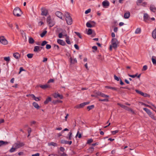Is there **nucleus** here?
<instances>
[{"mask_svg": "<svg viewBox=\"0 0 156 156\" xmlns=\"http://www.w3.org/2000/svg\"><path fill=\"white\" fill-rule=\"evenodd\" d=\"M69 61L71 64H74L77 62V60L76 58L73 59L72 57H70L69 58Z\"/></svg>", "mask_w": 156, "mask_h": 156, "instance_id": "obj_18", "label": "nucleus"}, {"mask_svg": "<svg viewBox=\"0 0 156 156\" xmlns=\"http://www.w3.org/2000/svg\"><path fill=\"white\" fill-rule=\"evenodd\" d=\"M33 56V54H27V56L28 58H32Z\"/></svg>", "mask_w": 156, "mask_h": 156, "instance_id": "obj_44", "label": "nucleus"}, {"mask_svg": "<svg viewBox=\"0 0 156 156\" xmlns=\"http://www.w3.org/2000/svg\"><path fill=\"white\" fill-rule=\"evenodd\" d=\"M144 0H137L136 2L137 5H140V4Z\"/></svg>", "mask_w": 156, "mask_h": 156, "instance_id": "obj_50", "label": "nucleus"}, {"mask_svg": "<svg viewBox=\"0 0 156 156\" xmlns=\"http://www.w3.org/2000/svg\"><path fill=\"white\" fill-rule=\"evenodd\" d=\"M147 103L148 104H149V105L152 106L154 108L156 109V107L154 105H153L152 103H151V102H147Z\"/></svg>", "mask_w": 156, "mask_h": 156, "instance_id": "obj_54", "label": "nucleus"}, {"mask_svg": "<svg viewBox=\"0 0 156 156\" xmlns=\"http://www.w3.org/2000/svg\"><path fill=\"white\" fill-rule=\"evenodd\" d=\"M16 150V149L13 145L12 147L9 150V152H14Z\"/></svg>", "mask_w": 156, "mask_h": 156, "instance_id": "obj_38", "label": "nucleus"}, {"mask_svg": "<svg viewBox=\"0 0 156 156\" xmlns=\"http://www.w3.org/2000/svg\"><path fill=\"white\" fill-rule=\"evenodd\" d=\"M8 144V143L6 141H4L2 140H0V147L3 145H6Z\"/></svg>", "mask_w": 156, "mask_h": 156, "instance_id": "obj_29", "label": "nucleus"}, {"mask_svg": "<svg viewBox=\"0 0 156 156\" xmlns=\"http://www.w3.org/2000/svg\"><path fill=\"white\" fill-rule=\"evenodd\" d=\"M39 87L43 89H45L49 87V86L48 85L45 84V85H40Z\"/></svg>", "mask_w": 156, "mask_h": 156, "instance_id": "obj_20", "label": "nucleus"}, {"mask_svg": "<svg viewBox=\"0 0 156 156\" xmlns=\"http://www.w3.org/2000/svg\"><path fill=\"white\" fill-rule=\"evenodd\" d=\"M153 57H154L153 56L151 58L152 63L154 65H156V60L153 58Z\"/></svg>", "mask_w": 156, "mask_h": 156, "instance_id": "obj_41", "label": "nucleus"}, {"mask_svg": "<svg viewBox=\"0 0 156 156\" xmlns=\"http://www.w3.org/2000/svg\"><path fill=\"white\" fill-rule=\"evenodd\" d=\"M75 33L79 37V38H82L81 36V35L79 33L75 32Z\"/></svg>", "mask_w": 156, "mask_h": 156, "instance_id": "obj_55", "label": "nucleus"}, {"mask_svg": "<svg viewBox=\"0 0 156 156\" xmlns=\"http://www.w3.org/2000/svg\"><path fill=\"white\" fill-rule=\"evenodd\" d=\"M108 98H105L103 99H99V101H106L108 102Z\"/></svg>", "mask_w": 156, "mask_h": 156, "instance_id": "obj_47", "label": "nucleus"}, {"mask_svg": "<svg viewBox=\"0 0 156 156\" xmlns=\"http://www.w3.org/2000/svg\"><path fill=\"white\" fill-rule=\"evenodd\" d=\"M41 10V15L46 16L47 15L48 13V11L47 9L44 8H42Z\"/></svg>", "mask_w": 156, "mask_h": 156, "instance_id": "obj_11", "label": "nucleus"}, {"mask_svg": "<svg viewBox=\"0 0 156 156\" xmlns=\"http://www.w3.org/2000/svg\"><path fill=\"white\" fill-rule=\"evenodd\" d=\"M57 41L58 44L62 45L64 46L66 45V43L65 41L62 40L58 39L57 40Z\"/></svg>", "mask_w": 156, "mask_h": 156, "instance_id": "obj_17", "label": "nucleus"}, {"mask_svg": "<svg viewBox=\"0 0 156 156\" xmlns=\"http://www.w3.org/2000/svg\"><path fill=\"white\" fill-rule=\"evenodd\" d=\"M76 136H78V138H80L81 137V135L80 133H79V132L78 131L76 135Z\"/></svg>", "mask_w": 156, "mask_h": 156, "instance_id": "obj_49", "label": "nucleus"}, {"mask_svg": "<svg viewBox=\"0 0 156 156\" xmlns=\"http://www.w3.org/2000/svg\"><path fill=\"white\" fill-rule=\"evenodd\" d=\"M24 145V144L23 142H19L15 143L13 145V147L15 148L16 149L20 148V147L23 146Z\"/></svg>", "mask_w": 156, "mask_h": 156, "instance_id": "obj_6", "label": "nucleus"}, {"mask_svg": "<svg viewBox=\"0 0 156 156\" xmlns=\"http://www.w3.org/2000/svg\"><path fill=\"white\" fill-rule=\"evenodd\" d=\"M33 106L37 109H39L40 108V106L37 103L35 102H34L33 103Z\"/></svg>", "mask_w": 156, "mask_h": 156, "instance_id": "obj_26", "label": "nucleus"}, {"mask_svg": "<svg viewBox=\"0 0 156 156\" xmlns=\"http://www.w3.org/2000/svg\"><path fill=\"white\" fill-rule=\"evenodd\" d=\"M63 36H66V42L68 44H70L71 43L69 39V37L67 35V34H66V33H65V31H64L63 32Z\"/></svg>", "mask_w": 156, "mask_h": 156, "instance_id": "obj_9", "label": "nucleus"}, {"mask_svg": "<svg viewBox=\"0 0 156 156\" xmlns=\"http://www.w3.org/2000/svg\"><path fill=\"white\" fill-rule=\"evenodd\" d=\"M136 92L139 94H140L142 96H144V97H146V96L145 95H144V93H143V92L140 91H139L138 90H135Z\"/></svg>", "mask_w": 156, "mask_h": 156, "instance_id": "obj_31", "label": "nucleus"}, {"mask_svg": "<svg viewBox=\"0 0 156 156\" xmlns=\"http://www.w3.org/2000/svg\"><path fill=\"white\" fill-rule=\"evenodd\" d=\"M43 47L39 46H35L34 47V52H39L42 49Z\"/></svg>", "mask_w": 156, "mask_h": 156, "instance_id": "obj_12", "label": "nucleus"}, {"mask_svg": "<svg viewBox=\"0 0 156 156\" xmlns=\"http://www.w3.org/2000/svg\"><path fill=\"white\" fill-rule=\"evenodd\" d=\"M4 59L5 61H6L8 63L10 61V58L9 56L8 57H5L4 58Z\"/></svg>", "mask_w": 156, "mask_h": 156, "instance_id": "obj_32", "label": "nucleus"}, {"mask_svg": "<svg viewBox=\"0 0 156 156\" xmlns=\"http://www.w3.org/2000/svg\"><path fill=\"white\" fill-rule=\"evenodd\" d=\"M29 43L30 44H33L34 42V41L32 37H30L28 40Z\"/></svg>", "mask_w": 156, "mask_h": 156, "instance_id": "obj_25", "label": "nucleus"}, {"mask_svg": "<svg viewBox=\"0 0 156 156\" xmlns=\"http://www.w3.org/2000/svg\"><path fill=\"white\" fill-rule=\"evenodd\" d=\"M92 33V30L91 29H89L87 32V34L88 35H90Z\"/></svg>", "mask_w": 156, "mask_h": 156, "instance_id": "obj_37", "label": "nucleus"}, {"mask_svg": "<svg viewBox=\"0 0 156 156\" xmlns=\"http://www.w3.org/2000/svg\"><path fill=\"white\" fill-rule=\"evenodd\" d=\"M94 150V148L93 147H90L88 149V151L90 152H92Z\"/></svg>", "mask_w": 156, "mask_h": 156, "instance_id": "obj_43", "label": "nucleus"}, {"mask_svg": "<svg viewBox=\"0 0 156 156\" xmlns=\"http://www.w3.org/2000/svg\"><path fill=\"white\" fill-rule=\"evenodd\" d=\"M89 102H84L80 104V105H81V108H83L85 105L89 104Z\"/></svg>", "mask_w": 156, "mask_h": 156, "instance_id": "obj_27", "label": "nucleus"}, {"mask_svg": "<svg viewBox=\"0 0 156 156\" xmlns=\"http://www.w3.org/2000/svg\"><path fill=\"white\" fill-rule=\"evenodd\" d=\"M117 104L118 105H119V106H120L121 108H122L124 109L125 107V105H123L121 104L120 103H118Z\"/></svg>", "mask_w": 156, "mask_h": 156, "instance_id": "obj_52", "label": "nucleus"}, {"mask_svg": "<svg viewBox=\"0 0 156 156\" xmlns=\"http://www.w3.org/2000/svg\"><path fill=\"white\" fill-rule=\"evenodd\" d=\"M0 42L4 45H6L8 44V41L4 37H0Z\"/></svg>", "mask_w": 156, "mask_h": 156, "instance_id": "obj_7", "label": "nucleus"}, {"mask_svg": "<svg viewBox=\"0 0 156 156\" xmlns=\"http://www.w3.org/2000/svg\"><path fill=\"white\" fill-rule=\"evenodd\" d=\"M46 48L47 49H49L51 48V46L50 44H47L46 45Z\"/></svg>", "mask_w": 156, "mask_h": 156, "instance_id": "obj_57", "label": "nucleus"}, {"mask_svg": "<svg viewBox=\"0 0 156 156\" xmlns=\"http://www.w3.org/2000/svg\"><path fill=\"white\" fill-rule=\"evenodd\" d=\"M74 47L77 50H79V48L78 46V45L76 44H75L74 45Z\"/></svg>", "mask_w": 156, "mask_h": 156, "instance_id": "obj_62", "label": "nucleus"}, {"mask_svg": "<svg viewBox=\"0 0 156 156\" xmlns=\"http://www.w3.org/2000/svg\"><path fill=\"white\" fill-rule=\"evenodd\" d=\"M150 9L151 11L154 12L155 13L156 12V8L155 7L154 5H151L150 7Z\"/></svg>", "mask_w": 156, "mask_h": 156, "instance_id": "obj_19", "label": "nucleus"}, {"mask_svg": "<svg viewBox=\"0 0 156 156\" xmlns=\"http://www.w3.org/2000/svg\"><path fill=\"white\" fill-rule=\"evenodd\" d=\"M144 110L148 115L153 119L156 120V118L154 116V115L152 114L150 110L147 108H143Z\"/></svg>", "mask_w": 156, "mask_h": 156, "instance_id": "obj_3", "label": "nucleus"}, {"mask_svg": "<svg viewBox=\"0 0 156 156\" xmlns=\"http://www.w3.org/2000/svg\"><path fill=\"white\" fill-rule=\"evenodd\" d=\"M94 107V105H91L90 106H89L87 107V109L89 110H90L92 109Z\"/></svg>", "mask_w": 156, "mask_h": 156, "instance_id": "obj_40", "label": "nucleus"}, {"mask_svg": "<svg viewBox=\"0 0 156 156\" xmlns=\"http://www.w3.org/2000/svg\"><path fill=\"white\" fill-rule=\"evenodd\" d=\"M141 105H143L145 106L149 107L153 110V108H152V107L150 105H147L143 102H141Z\"/></svg>", "mask_w": 156, "mask_h": 156, "instance_id": "obj_34", "label": "nucleus"}, {"mask_svg": "<svg viewBox=\"0 0 156 156\" xmlns=\"http://www.w3.org/2000/svg\"><path fill=\"white\" fill-rule=\"evenodd\" d=\"M119 132L118 130H115V131H112L111 132L112 133V134L113 135H115L116 133H118Z\"/></svg>", "mask_w": 156, "mask_h": 156, "instance_id": "obj_48", "label": "nucleus"}, {"mask_svg": "<svg viewBox=\"0 0 156 156\" xmlns=\"http://www.w3.org/2000/svg\"><path fill=\"white\" fill-rule=\"evenodd\" d=\"M39 154L38 153H36L34 154H33L32 155V156H39Z\"/></svg>", "mask_w": 156, "mask_h": 156, "instance_id": "obj_64", "label": "nucleus"}, {"mask_svg": "<svg viewBox=\"0 0 156 156\" xmlns=\"http://www.w3.org/2000/svg\"><path fill=\"white\" fill-rule=\"evenodd\" d=\"M72 138V133L70 132L68 133V136L66 137V138L69 140H71Z\"/></svg>", "mask_w": 156, "mask_h": 156, "instance_id": "obj_24", "label": "nucleus"}, {"mask_svg": "<svg viewBox=\"0 0 156 156\" xmlns=\"http://www.w3.org/2000/svg\"><path fill=\"white\" fill-rule=\"evenodd\" d=\"M48 42L45 41H43L41 44V45L44 46Z\"/></svg>", "mask_w": 156, "mask_h": 156, "instance_id": "obj_53", "label": "nucleus"}, {"mask_svg": "<svg viewBox=\"0 0 156 156\" xmlns=\"http://www.w3.org/2000/svg\"><path fill=\"white\" fill-rule=\"evenodd\" d=\"M7 24H8V26L10 27L11 28V29H12V27H13V25L11 24V23H7Z\"/></svg>", "mask_w": 156, "mask_h": 156, "instance_id": "obj_59", "label": "nucleus"}, {"mask_svg": "<svg viewBox=\"0 0 156 156\" xmlns=\"http://www.w3.org/2000/svg\"><path fill=\"white\" fill-rule=\"evenodd\" d=\"M53 96L55 98H59L61 99H62L63 98V96L59 94L54 93L53 94Z\"/></svg>", "mask_w": 156, "mask_h": 156, "instance_id": "obj_15", "label": "nucleus"}, {"mask_svg": "<svg viewBox=\"0 0 156 156\" xmlns=\"http://www.w3.org/2000/svg\"><path fill=\"white\" fill-rule=\"evenodd\" d=\"M91 10L90 9H89L87 10H86L85 12V13L86 14H88L90 12Z\"/></svg>", "mask_w": 156, "mask_h": 156, "instance_id": "obj_61", "label": "nucleus"}, {"mask_svg": "<svg viewBox=\"0 0 156 156\" xmlns=\"http://www.w3.org/2000/svg\"><path fill=\"white\" fill-rule=\"evenodd\" d=\"M74 108L79 109L81 108V105H80V104H79L75 106L74 107Z\"/></svg>", "mask_w": 156, "mask_h": 156, "instance_id": "obj_58", "label": "nucleus"}, {"mask_svg": "<svg viewBox=\"0 0 156 156\" xmlns=\"http://www.w3.org/2000/svg\"><path fill=\"white\" fill-rule=\"evenodd\" d=\"M64 31H65V33H66V31L65 30L63 31L62 33H59V34H58V36L59 38H62V36H63V32Z\"/></svg>", "mask_w": 156, "mask_h": 156, "instance_id": "obj_36", "label": "nucleus"}, {"mask_svg": "<svg viewBox=\"0 0 156 156\" xmlns=\"http://www.w3.org/2000/svg\"><path fill=\"white\" fill-rule=\"evenodd\" d=\"M48 145L49 146H54L56 147L57 146V144L55 143H54V142H51L48 143Z\"/></svg>", "mask_w": 156, "mask_h": 156, "instance_id": "obj_30", "label": "nucleus"}, {"mask_svg": "<svg viewBox=\"0 0 156 156\" xmlns=\"http://www.w3.org/2000/svg\"><path fill=\"white\" fill-rule=\"evenodd\" d=\"M86 26L87 27L91 28L94 27V26H93L91 23L88 22L86 23Z\"/></svg>", "mask_w": 156, "mask_h": 156, "instance_id": "obj_35", "label": "nucleus"}, {"mask_svg": "<svg viewBox=\"0 0 156 156\" xmlns=\"http://www.w3.org/2000/svg\"><path fill=\"white\" fill-rule=\"evenodd\" d=\"M54 81V80L53 79H50L48 80V83H50L53 82Z\"/></svg>", "mask_w": 156, "mask_h": 156, "instance_id": "obj_63", "label": "nucleus"}, {"mask_svg": "<svg viewBox=\"0 0 156 156\" xmlns=\"http://www.w3.org/2000/svg\"><path fill=\"white\" fill-rule=\"evenodd\" d=\"M46 21L50 27H53L55 24V22L51 20L50 16L48 17Z\"/></svg>", "mask_w": 156, "mask_h": 156, "instance_id": "obj_5", "label": "nucleus"}, {"mask_svg": "<svg viewBox=\"0 0 156 156\" xmlns=\"http://www.w3.org/2000/svg\"><path fill=\"white\" fill-rule=\"evenodd\" d=\"M141 30L140 28H138L136 29L135 31V33L136 34H140L141 32Z\"/></svg>", "mask_w": 156, "mask_h": 156, "instance_id": "obj_33", "label": "nucleus"}, {"mask_svg": "<svg viewBox=\"0 0 156 156\" xmlns=\"http://www.w3.org/2000/svg\"><path fill=\"white\" fill-rule=\"evenodd\" d=\"M105 87L107 89H112V90L116 91L117 90V88L115 87H112L110 86H106Z\"/></svg>", "mask_w": 156, "mask_h": 156, "instance_id": "obj_28", "label": "nucleus"}, {"mask_svg": "<svg viewBox=\"0 0 156 156\" xmlns=\"http://www.w3.org/2000/svg\"><path fill=\"white\" fill-rule=\"evenodd\" d=\"M47 32V31H44L41 34L40 36L41 37H43Z\"/></svg>", "mask_w": 156, "mask_h": 156, "instance_id": "obj_39", "label": "nucleus"}, {"mask_svg": "<svg viewBox=\"0 0 156 156\" xmlns=\"http://www.w3.org/2000/svg\"><path fill=\"white\" fill-rule=\"evenodd\" d=\"M93 141V140L92 139L88 140L87 141V144H90Z\"/></svg>", "mask_w": 156, "mask_h": 156, "instance_id": "obj_51", "label": "nucleus"}, {"mask_svg": "<svg viewBox=\"0 0 156 156\" xmlns=\"http://www.w3.org/2000/svg\"><path fill=\"white\" fill-rule=\"evenodd\" d=\"M152 35L154 39L156 38V28L152 32Z\"/></svg>", "mask_w": 156, "mask_h": 156, "instance_id": "obj_22", "label": "nucleus"}, {"mask_svg": "<svg viewBox=\"0 0 156 156\" xmlns=\"http://www.w3.org/2000/svg\"><path fill=\"white\" fill-rule=\"evenodd\" d=\"M55 15L58 18L62 19V13L60 11H57L55 13Z\"/></svg>", "mask_w": 156, "mask_h": 156, "instance_id": "obj_13", "label": "nucleus"}, {"mask_svg": "<svg viewBox=\"0 0 156 156\" xmlns=\"http://www.w3.org/2000/svg\"><path fill=\"white\" fill-rule=\"evenodd\" d=\"M28 137L30 136V133L31 132V129L30 128H29L28 129Z\"/></svg>", "mask_w": 156, "mask_h": 156, "instance_id": "obj_46", "label": "nucleus"}, {"mask_svg": "<svg viewBox=\"0 0 156 156\" xmlns=\"http://www.w3.org/2000/svg\"><path fill=\"white\" fill-rule=\"evenodd\" d=\"M97 94L98 96H101L102 97L106 98H108L109 97V96L108 95L105 94L101 92H98L97 93Z\"/></svg>", "mask_w": 156, "mask_h": 156, "instance_id": "obj_10", "label": "nucleus"}, {"mask_svg": "<svg viewBox=\"0 0 156 156\" xmlns=\"http://www.w3.org/2000/svg\"><path fill=\"white\" fill-rule=\"evenodd\" d=\"M68 141L64 140H62L61 141V143L62 144H68Z\"/></svg>", "mask_w": 156, "mask_h": 156, "instance_id": "obj_42", "label": "nucleus"}, {"mask_svg": "<svg viewBox=\"0 0 156 156\" xmlns=\"http://www.w3.org/2000/svg\"><path fill=\"white\" fill-rule=\"evenodd\" d=\"M13 14L14 16L19 17L22 14L21 9L19 8H15L13 11Z\"/></svg>", "mask_w": 156, "mask_h": 156, "instance_id": "obj_2", "label": "nucleus"}, {"mask_svg": "<svg viewBox=\"0 0 156 156\" xmlns=\"http://www.w3.org/2000/svg\"><path fill=\"white\" fill-rule=\"evenodd\" d=\"M147 67L146 65H145L143 66L142 70L143 71H145L147 69Z\"/></svg>", "mask_w": 156, "mask_h": 156, "instance_id": "obj_56", "label": "nucleus"}, {"mask_svg": "<svg viewBox=\"0 0 156 156\" xmlns=\"http://www.w3.org/2000/svg\"><path fill=\"white\" fill-rule=\"evenodd\" d=\"M66 16V20L67 23L68 25H71L72 24L73 20L72 19L70 15V14L68 12H66L65 13Z\"/></svg>", "mask_w": 156, "mask_h": 156, "instance_id": "obj_1", "label": "nucleus"}, {"mask_svg": "<svg viewBox=\"0 0 156 156\" xmlns=\"http://www.w3.org/2000/svg\"><path fill=\"white\" fill-rule=\"evenodd\" d=\"M114 78L115 80H116L117 81H119V78L115 75L114 76Z\"/></svg>", "mask_w": 156, "mask_h": 156, "instance_id": "obj_60", "label": "nucleus"}, {"mask_svg": "<svg viewBox=\"0 0 156 156\" xmlns=\"http://www.w3.org/2000/svg\"><path fill=\"white\" fill-rule=\"evenodd\" d=\"M137 73H136L135 75H131L129 74H128V75L129 76L131 77L132 78H134L137 76Z\"/></svg>", "mask_w": 156, "mask_h": 156, "instance_id": "obj_45", "label": "nucleus"}, {"mask_svg": "<svg viewBox=\"0 0 156 156\" xmlns=\"http://www.w3.org/2000/svg\"><path fill=\"white\" fill-rule=\"evenodd\" d=\"M130 16V13L129 12H127L124 13V17L125 19H128Z\"/></svg>", "mask_w": 156, "mask_h": 156, "instance_id": "obj_21", "label": "nucleus"}, {"mask_svg": "<svg viewBox=\"0 0 156 156\" xmlns=\"http://www.w3.org/2000/svg\"><path fill=\"white\" fill-rule=\"evenodd\" d=\"M102 5L104 7H107L109 5V2L107 0H105L102 2Z\"/></svg>", "mask_w": 156, "mask_h": 156, "instance_id": "obj_14", "label": "nucleus"}, {"mask_svg": "<svg viewBox=\"0 0 156 156\" xmlns=\"http://www.w3.org/2000/svg\"><path fill=\"white\" fill-rule=\"evenodd\" d=\"M111 43V45L112 46V48L115 49H116L119 43L117 39L115 38H112V40Z\"/></svg>", "mask_w": 156, "mask_h": 156, "instance_id": "obj_4", "label": "nucleus"}, {"mask_svg": "<svg viewBox=\"0 0 156 156\" xmlns=\"http://www.w3.org/2000/svg\"><path fill=\"white\" fill-rule=\"evenodd\" d=\"M13 56L16 59H19L20 56V55L18 52H16L13 54Z\"/></svg>", "mask_w": 156, "mask_h": 156, "instance_id": "obj_16", "label": "nucleus"}, {"mask_svg": "<svg viewBox=\"0 0 156 156\" xmlns=\"http://www.w3.org/2000/svg\"><path fill=\"white\" fill-rule=\"evenodd\" d=\"M51 101V97H49L48 98H47L46 100L44 102V104H48L49 102Z\"/></svg>", "mask_w": 156, "mask_h": 156, "instance_id": "obj_23", "label": "nucleus"}, {"mask_svg": "<svg viewBox=\"0 0 156 156\" xmlns=\"http://www.w3.org/2000/svg\"><path fill=\"white\" fill-rule=\"evenodd\" d=\"M150 17L149 16L148 14L145 13L144 16V20L146 22H148V21L150 20Z\"/></svg>", "mask_w": 156, "mask_h": 156, "instance_id": "obj_8", "label": "nucleus"}]
</instances>
